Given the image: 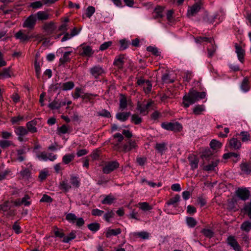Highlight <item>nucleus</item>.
I'll return each mask as SVG.
<instances>
[{
  "label": "nucleus",
  "instance_id": "obj_5",
  "mask_svg": "<svg viewBox=\"0 0 251 251\" xmlns=\"http://www.w3.org/2000/svg\"><path fill=\"white\" fill-rule=\"evenodd\" d=\"M37 157L39 160L41 161H47L48 160L53 161L57 158L56 155L52 153H48L43 151L37 155Z\"/></svg>",
  "mask_w": 251,
  "mask_h": 251
},
{
  "label": "nucleus",
  "instance_id": "obj_50",
  "mask_svg": "<svg viewBox=\"0 0 251 251\" xmlns=\"http://www.w3.org/2000/svg\"><path fill=\"white\" fill-rule=\"evenodd\" d=\"M237 135H239L241 136H242L241 139L242 141L244 142L249 141L250 140V135L248 132L242 131L239 134H237Z\"/></svg>",
  "mask_w": 251,
  "mask_h": 251
},
{
  "label": "nucleus",
  "instance_id": "obj_37",
  "mask_svg": "<svg viewBox=\"0 0 251 251\" xmlns=\"http://www.w3.org/2000/svg\"><path fill=\"white\" fill-rule=\"evenodd\" d=\"M75 86V84L72 81H68L62 83L61 88L64 91H68L72 89Z\"/></svg>",
  "mask_w": 251,
  "mask_h": 251
},
{
  "label": "nucleus",
  "instance_id": "obj_36",
  "mask_svg": "<svg viewBox=\"0 0 251 251\" xmlns=\"http://www.w3.org/2000/svg\"><path fill=\"white\" fill-rule=\"evenodd\" d=\"M119 102V107L121 109L124 110L126 108L127 106V100L126 97L124 95H121Z\"/></svg>",
  "mask_w": 251,
  "mask_h": 251
},
{
  "label": "nucleus",
  "instance_id": "obj_7",
  "mask_svg": "<svg viewBox=\"0 0 251 251\" xmlns=\"http://www.w3.org/2000/svg\"><path fill=\"white\" fill-rule=\"evenodd\" d=\"M30 198L28 195H25L22 199H18L12 202L15 206H20L22 205L27 206L31 204Z\"/></svg>",
  "mask_w": 251,
  "mask_h": 251
},
{
  "label": "nucleus",
  "instance_id": "obj_51",
  "mask_svg": "<svg viewBox=\"0 0 251 251\" xmlns=\"http://www.w3.org/2000/svg\"><path fill=\"white\" fill-rule=\"evenodd\" d=\"M20 175L23 178L28 179L31 174L30 171L27 168H25L20 172Z\"/></svg>",
  "mask_w": 251,
  "mask_h": 251
},
{
  "label": "nucleus",
  "instance_id": "obj_54",
  "mask_svg": "<svg viewBox=\"0 0 251 251\" xmlns=\"http://www.w3.org/2000/svg\"><path fill=\"white\" fill-rule=\"evenodd\" d=\"M161 79L164 83H173L174 80L170 78V75L168 73L164 74L161 77Z\"/></svg>",
  "mask_w": 251,
  "mask_h": 251
},
{
  "label": "nucleus",
  "instance_id": "obj_15",
  "mask_svg": "<svg viewBox=\"0 0 251 251\" xmlns=\"http://www.w3.org/2000/svg\"><path fill=\"white\" fill-rule=\"evenodd\" d=\"M201 5L198 3H196L191 6H189L187 11V15L188 17L195 16L200 10Z\"/></svg>",
  "mask_w": 251,
  "mask_h": 251
},
{
  "label": "nucleus",
  "instance_id": "obj_13",
  "mask_svg": "<svg viewBox=\"0 0 251 251\" xmlns=\"http://www.w3.org/2000/svg\"><path fill=\"white\" fill-rule=\"evenodd\" d=\"M15 37L16 39L20 40L22 42L27 41L31 37L28 33L23 30H20L17 32L15 35Z\"/></svg>",
  "mask_w": 251,
  "mask_h": 251
},
{
  "label": "nucleus",
  "instance_id": "obj_60",
  "mask_svg": "<svg viewBox=\"0 0 251 251\" xmlns=\"http://www.w3.org/2000/svg\"><path fill=\"white\" fill-rule=\"evenodd\" d=\"M59 188L61 190L67 191L71 188V186L66 181H63L60 182Z\"/></svg>",
  "mask_w": 251,
  "mask_h": 251
},
{
  "label": "nucleus",
  "instance_id": "obj_61",
  "mask_svg": "<svg viewBox=\"0 0 251 251\" xmlns=\"http://www.w3.org/2000/svg\"><path fill=\"white\" fill-rule=\"evenodd\" d=\"M1 137L4 139H9L12 138L13 135L11 132H8L7 131H2L1 132Z\"/></svg>",
  "mask_w": 251,
  "mask_h": 251
},
{
  "label": "nucleus",
  "instance_id": "obj_2",
  "mask_svg": "<svg viewBox=\"0 0 251 251\" xmlns=\"http://www.w3.org/2000/svg\"><path fill=\"white\" fill-rule=\"evenodd\" d=\"M161 127L167 130H171L175 132H179L182 129V126L178 122L162 123Z\"/></svg>",
  "mask_w": 251,
  "mask_h": 251
},
{
  "label": "nucleus",
  "instance_id": "obj_26",
  "mask_svg": "<svg viewBox=\"0 0 251 251\" xmlns=\"http://www.w3.org/2000/svg\"><path fill=\"white\" fill-rule=\"evenodd\" d=\"M180 198V197L179 195H176L174 197L172 198L166 202V204L167 205H173L176 207L177 205V203L179 201Z\"/></svg>",
  "mask_w": 251,
  "mask_h": 251
},
{
  "label": "nucleus",
  "instance_id": "obj_23",
  "mask_svg": "<svg viewBox=\"0 0 251 251\" xmlns=\"http://www.w3.org/2000/svg\"><path fill=\"white\" fill-rule=\"evenodd\" d=\"M26 153L25 149L23 147L22 149H18L17 150V160L19 162H22L25 160V154Z\"/></svg>",
  "mask_w": 251,
  "mask_h": 251
},
{
  "label": "nucleus",
  "instance_id": "obj_25",
  "mask_svg": "<svg viewBox=\"0 0 251 251\" xmlns=\"http://www.w3.org/2000/svg\"><path fill=\"white\" fill-rule=\"evenodd\" d=\"M11 74L12 73L9 67L4 68L0 72V79L10 77L11 76Z\"/></svg>",
  "mask_w": 251,
  "mask_h": 251
},
{
  "label": "nucleus",
  "instance_id": "obj_59",
  "mask_svg": "<svg viewBox=\"0 0 251 251\" xmlns=\"http://www.w3.org/2000/svg\"><path fill=\"white\" fill-rule=\"evenodd\" d=\"M98 115L106 118H110L111 116L110 113L106 109H102L101 111H100L98 112Z\"/></svg>",
  "mask_w": 251,
  "mask_h": 251
},
{
  "label": "nucleus",
  "instance_id": "obj_18",
  "mask_svg": "<svg viewBox=\"0 0 251 251\" xmlns=\"http://www.w3.org/2000/svg\"><path fill=\"white\" fill-rule=\"evenodd\" d=\"M130 115L131 113L130 112H118L116 114V118L121 122H125Z\"/></svg>",
  "mask_w": 251,
  "mask_h": 251
},
{
  "label": "nucleus",
  "instance_id": "obj_8",
  "mask_svg": "<svg viewBox=\"0 0 251 251\" xmlns=\"http://www.w3.org/2000/svg\"><path fill=\"white\" fill-rule=\"evenodd\" d=\"M234 47L238 60L241 63H243L245 61V50L238 43H235Z\"/></svg>",
  "mask_w": 251,
  "mask_h": 251
},
{
  "label": "nucleus",
  "instance_id": "obj_22",
  "mask_svg": "<svg viewBox=\"0 0 251 251\" xmlns=\"http://www.w3.org/2000/svg\"><path fill=\"white\" fill-rule=\"evenodd\" d=\"M229 144L230 148L235 150L239 149L241 147V142L235 138H231L229 141Z\"/></svg>",
  "mask_w": 251,
  "mask_h": 251
},
{
  "label": "nucleus",
  "instance_id": "obj_29",
  "mask_svg": "<svg viewBox=\"0 0 251 251\" xmlns=\"http://www.w3.org/2000/svg\"><path fill=\"white\" fill-rule=\"evenodd\" d=\"M82 49L83 52L81 53L82 55L90 57L94 53V51L93 50L92 48L90 46H87L83 47L82 48Z\"/></svg>",
  "mask_w": 251,
  "mask_h": 251
},
{
  "label": "nucleus",
  "instance_id": "obj_28",
  "mask_svg": "<svg viewBox=\"0 0 251 251\" xmlns=\"http://www.w3.org/2000/svg\"><path fill=\"white\" fill-rule=\"evenodd\" d=\"M166 143L163 142L161 143H156L154 147L155 150L161 154H162L167 150Z\"/></svg>",
  "mask_w": 251,
  "mask_h": 251
},
{
  "label": "nucleus",
  "instance_id": "obj_44",
  "mask_svg": "<svg viewBox=\"0 0 251 251\" xmlns=\"http://www.w3.org/2000/svg\"><path fill=\"white\" fill-rule=\"evenodd\" d=\"M210 147L213 150H217L221 148L222 144L219 141L213 139L210 143Z\"/></svg>",
  "mask_w": 251,
  "mask_h": 251
},
{
  "label": "nucleus",
  "instance_id": "obj_1",
  "mask_svg": "<svg viewBox=\"0 0 251 251\" xmlns=\"http://www.w3.org/2000/svg\"><path fill=\"white\" fill-rule=\"evenodd\" d=\"M205 96V92H199L192 89L190 90L187 94H186L183 97L184 107L188 108L190 105L194 104L200 100L204 99Z\"/></svg>",
  "mask_w": 251,
  "mask_h": 251
},
{
  "label": "nucleus",
  "instance_id": "obj_48",
  "mask_svg": "<svg viewBox=\"0 0 251 251\" xmlns=\"http://www.w3.org/2000/svg\"><path fill=\"white\" fill-rule=\"evenodd\" d=\"M44 5L42 0L36 1L30 4V7L33 9L41 8Z\"/></svg>",
  "mask_w": 251,
  "mask_h": 251
},
{
  "label": "nucleus",
  "instance_id": "obj_9",
  "mask_svg": "<svg viewBox=\"0 0 251 251\" xmlns=\"http://www.w3.org/2000/svg\"><path fill=\"white\" fill-rule=\"evenodd\" d=\"M152 101H150L147 103H141L138 102L137 104V109L141 114L147 115L148 113L150 107L153 104Z\"/></svg>",
  "mask_w": 251,
  "mask_h": 251
},
{
  "label": "nucleus",
  "instance_id": "obj_17",
  "mask_svg": "<svg viewBox=\"0 0 251 251\" xmlns=\"http://www.w3.org/2000/svg\"><path fill=\"white\" fill-rule=\"evenodd\" d=\"M77 31L76 27H74L73 29H72L71 30V32L69 33L68 32H66L64 34L63 37L62 38L61 41L62 42H65L66 41H67L70 39H71L72 37L75 36V35H77Z\"/></svg>",
  "mask_w": 251,
  "mask_h": 251
},
{
  "label": "nucleus",
  "instance_id": "obj_10",
  "mask_svg": "<svg viewBox=\"0 0 251 251\" xmlns=\"http://www.w3.org/2000/svg\"><path fill=\"white\" fill-rule=\"evenodd\" d=\"M237 196L243 201H246L250 197V192L247 188H238L236 191Z\"/></svg>",
  "mask_w": 251,
  "mask_h": 251
},
{
  "label": "nucleus",
  "instance_id": "obj_53",
  "mask_svg": "<svg viewBox=\"0 0 251 251\" xmlns=\"http://www.w3.org/2000/svg\"><path fill=\"white\" fill-rule=\"evenodd\" d=\"M74 158V155L73 154H66L64 155L62 158V162L67 164L71 162Z\"/></svg>",
  "mask_w": 251,
  "mask_h": 251
},
{
  "label": "nucleus",
  "instance_id": "obj_42",
  "mask_svg": "<svg viewBox=\"0 0 251 251\" xmlns=\"http://www.w3.org/2000/svg\"><path fill=\"white\" fill-rule=\"evenodd\" d=\"M48 106L51 109H58L60 108L59 99H55L51 102L49 104Z\"/></svg>",
  "mask_w": 251,
  "mask_h": 251
},
{
  "label": "nucleus",
  "instance_id": "obj_16",
  "mask_svg": "<svg viewBox=\"0 0 251 251\" xmlns=\"http://www.w3.org/2000/svg\"><path fill=\"white\" fill-rule=\"evenodd\" d=\"M190 165L193 170L197 169L198 167L199 160L197 156L194 154H191L188 157Z\"/></svg>",
  "mask_w": 251,
  "mask_h": 251
},
{
  "label": "nucleus",
  "instance_id": "obj_31",
  "mask_svg": "<svg viewBox=\"0 0 251 251\" xmlns=\"http://www.w3.org/2000/svg\"><path fill=\"white\" fill-rule=\"evenodd\" d=\"M240 228L244 231L249 232L251 230V222L249 221H244L241 224Z\"/></svg>",
  "mask_w": 251,
  "mask_h": 251
},
{
  "label": "nucleus",
  "instance_id": "obj_39",
  "mask_svg": "<svg viewBox=\"0 0 251 251\" xmlns=\"http://www.w3.org/2000/svg\"><path fill=\"white\" fill-rule=\"evenodd\" d=\"M143 119L138 114H134L131 115V122L135 125H139L142 122Z\"/></svg>",
  "mask_w": 251,
  "mask_h": 251
},
{
  "label": "nucleus",
  "instance_id": "obj_46",
  "mask_svg": "<svg viewBox=\"0 0 251 251\" xmlns=\"http://www.w3.org/2000/svg\"><path fill=\"white\" fill-rule=\"evenodd\" d=\"M138 204L140 208L143 211H149L152 208V206L147 202H139Z\"/></svg>",
  "mask_w": 251,
  "mask_h": 251
},
{
  "label": "nucleus",
  "instance_id": "obj_11",
  "mask_svg": "<svg viewBox=\"0 0 251 251\" xmlns=\"http://www.w3.org/2000/svg\"><path fill=\"white\" fill-rule=\"evenodd\" d=\"M90 74L96 78L105 73L103 68L100 65H95L90 69Z\"/></svg>",
  "mask_w": 251,
  "mask_h": 251
},
{
  "label": "nucleus",
  "instance_id": "obj_55",
  "mask_svg": "<svg viewBox=\"0 0 251 251\" xmlns=\"http://www.w3.org/2000/svg\"><path fill=\"white\" fill-rule=\"evenodd\" d=\"M70 52H65L62 57L60 58L59 63L60 64H63L65 63L68 61L69 59Z\"/></svg>",
  "mask_w": 251,
  "mask_h": 251
},
{
  "label": "nucleus",
  "instance_id": "obj_6",
  "mask_svg": "<svg viewBox=\"0 0 251 251\" xmlns=\"http://www.w3.org/2000/svg\"><path fill=\"white\" fill-rule=\"evenodd\" d=\"M226 243L235 251H243L241 247L234 236H229L226 239Z\"/></svg>",
  "mask_w": 251,
  "mask_h": 251
},
{
  "label": "nucleus",
  "instance_id": "obj_63",
  "mask_svg": "<svg viewBox=\"0 0 251 251\" xmlns=\"http://www.w3.org/2000/svg\"><path fill=\"white\" fill-rule=\"evenodd\" d=\"M244 210L249 218L251 219V201L245 206Z\"/></svg>",
  "mask_w": 251,
  "mask_h": 251
},
{
  "label": "nucleus",
  "instance_id": "obj_57",
  "mask_svg": "<svg viewBox=\"0 0 251 251\" xmlns=\"http://www.w3.org/2000/svg\"><path fill=\"white\" fill-rule=\"evenodd\" d=\"M147 51L149 52H151L153 55L155 56H159L160 55V52L158 51V50L157 48L153 47V46H149L147 48Z\"/></svg>",
  "mask_w": 251,
  "mask_h": 251
},
{
  "label": "nucleus",
  "instance_id": "obj_64",
  "mask_svg": "<svg viewBox=\"0 0 251 251\" xmlns=\"http://www.w3.org/2000/svg\"><path fill=\"white\" fill-rule=\"evenodd\" d=\"M114 216V213L111 210L106 213L104 215L103 218L106 222H109L110 221V219L113 218Z\"/></svg>",
  "mask_w": 251,
  "mask_h": 251
},
{
  "label": "nucleus",
  "instance_id": "obj_62",
  "mask_svg": "<svg viewBox=\"0 0 251 251\" xmlns=\"http://www.w3.org/2000/svg\"><path fill=\"white\" fill-rule=\"evenodd\" d=\"M75 237V232H71L68 236L64 237L63 242L64 243H68L70 241L74 239Z\"/></svg>",
  "mask_w": 251,
  "mask_h": 251
},
{
  "label": "nucleus",
  "instance_id": "obj_58",
  "mask_svg": "<svg viewBox=\"0 0 251 251\" xmlns=\"http://www.w3.org/2000/svg\"><path fill=\"white\" fill-rule=\"evenodd\" d=\"M201 233L206 237L210 238L213 236L214 232L209 229H203Z\"/></svg>",
  "mask_w": 251,
  "mask_h": 251
},
{
  "label": "nucleus",
  "instance_id": "obj_30",
  "mask_svg": "<svg viewBox=\"0 0 251 251\" xmlns=\"http://www.w3.org/2000/svg\"><path fill=\"white\" fill-rule=\"evenodd\" d=\"M115 200V197L111 194H109L106 196L104 199L101 201V203L103 204H111Z\"/></svg>",
  "mask_w": 251,
  "mask_h": 251
},
{
  "label": "nucleus",
  "instance_id": "obj_27",
  "mask_svg": "<svg viewBox=\"0 0 251 251\" xmlns=\"http://www.w3.org/2000/svg\"><path fill=\"white\" fill-rule=\"evenodd\" d=\"M121 233V230L120 228L116 229H108L106 233L105 236L107 238H110L112 236H116L120 234Z\"/></svg>",
  "mask_w": 251,
  "mask_h": 251
},
{
  "label": "nucleus",
  "instance_id": "obj_21",
  "mask_svg": "<svg viewBox=\"0 0 251 251\" xmlns=\"http://www.w3.org/2000/svg\"><path fill=\"white\" fill-rule=\"evenodd\" d=\"M164 11V7L160 6H156L154 11L152 13L153 14V18L155 19H158V18H161L163 17V12Z\"/></svg>",
  "mask_w": 251,
  "mask_h": 251
},
{
  "label": "nucleus",
  "instance_id": "obj_52",
  "mask_svg": "<svg viewBox=\"0 0 251 251\" xmlns=\"http://www.w3.org/2000/svg\"><path fill=\"white\" fill-rule=\"evenodd\" d=\"M187 225L190 227H194L197 224V221L193 217H187L186 218Z\"/></svg>",
  "mask_w": 251,
  "mask_h": 251
},
{
  "label": "nucleus",
  "instance_id": "obj_33",
  "mask_svg": "<svg viewBox=\"0 0 251 251\" xmlns=\"http://www.w3.org/2000/svg\"><path fill=\"white\" fill-rule=\"evenodd\" d=\"M219 162V161L218 160H215L209 164L204 166L203 169L207 171H213L215 168L218 165Z\"/></svg>",
  "mask_w": 251,
  "mask_h": 251
},
{
  "label": "nucleus",
  "instance_id": "obj_20",
  "mask_svg": "<svg viewBox=\"0 0 251 251\" xmlns=\"http://www.w3.org/2000/svg\"><path fill=\"white\" fill-rule=\"evenodd\" d=\"M43 29L48 34L52 33L55 29L56 26L53 22H50L46 23L43 26Z\"/></svg>",
  "mask_w": 251,
  "mask_h": 251
},
{
  "label": "nucleus",
  "instance_id": "obj_3",
  "mask_svg": "<svg viewBox=\"0 0 251 251\" xmlns=\"http://www.w3.org/2000/svg\"><path fill=\"white\" fill-rule=\"evenodd\" d=\"M14 132L18 136V140L20 142L27 141V138H25L28 133V130L24 126H18L14 128Z\"/></svg>",
  "mask_w": 251,
  "mask_h": 251
},
{
  "label": "nucleus",
  "instance_id": "obj_41",
  "mask_svg": "<svg viewBox=\"0 0 251 251\" xmlns=\"http://www.w3.org/2000/svg\"><path fill=\"white\" fill-rule=\"evenodd\" d=\"M87 227L91 231L96 232L100 229V225L98 223H93L89 224Z\"/></svg>",
  "mask_w": 251,
  "mask_h": 251
},
{
  "label": "nucleus",
  "instance_id": "obj_24",
  "mask_svg": "<svg viewBox=\"0 0 251 251\" xmlns=\"http://www.w3.org/2000/svg\"><path fill=\"white\" fill-rule=\"evenodd\" d=\"M240 168L241 171L245 174H250L251 173V163L243 162L241 164Z\"/></svg>",
  "mask_w": 251,
  "mask_h": 251
},
{
  "label": "nucleus",
  "instance_id": "obj_35",
  "mask_svg": "<svg viewBox=\"0 0 251 251\" xmlns=\"http://www.w3.org/2000/svg\"><path fill=\"white\" fill-rule=\"evenodd\" d=\"M124 55H120L117 58L115 59L114 62V65L119 68H122L124 62Z\"/></svg>",
  "mask_w": 251,
  "mask_h": 251
},
{
  "label": "nucleus",
  "instance_id": "obj_40",
  "mask_svg": "<svg viewBox=\"0 0 251 251\" xmlns=\"http://www.w3.org/2000/svg\"><path fill=\"white\" fill-rule=\"evenodd\" d=\"M241 89L245 92L248 91L250 89V86L249 85V79L247 77H245L241 85Z\"/></svg>",
  "mask_w": 251,
  "mask_h": 251
},
{
  "label": "nucleus",
  "instance_id": "obj_19",
  "mask_svg": "<svg viewBox=\"0 0 251 251\" xmlns=\"http://www.w3.org/2000/svg\"><path fill=\"white\" fill-rule=\"evenodd\" d=\"M36 17V20L39 21H45L50 19V15L47 11H40L35 14Z\"/></svg>",
  "mask_w": 251,
  "mask_h": 251
},
{
  "label": "nucleus",
  "instance_id": "obj_49",
  "mask_svg": "<svg viewBox=\"0 0 251 251\" xmlns=\"http://www.w3.org/2000/svg\"><path fill=\"white\" fill-rule=\"evenodd\" d=\"M24 120L23 116L18 115L17 116H14L11 118L10 121L13 125L19 124Z\"/></svg>",
  "mask_w": 251,
  "mask_h": 251
},
{
  "label": "nucleus",
  "instance_id": "obj_4",
  "mask_svg": "<svg viewBox=\"0 0 251 251\" xmlns=\"http://www.w3.org/2000/svg\"><path fill=\"white\" fill-rule=\"evenodd\" d=\"M119 165V163L117 161H109L103 166L102 171L103 173L108 174L118 168Z\"/></svg>",
  "mask_w": 251,
  "mask_h": 251
},
{
  "label": "nucleus",
  "instance_id": "obj_38",
  "mask_svg": "<svg viewBox=\"0 0 251 251\" xmlns=\"http://www.w3.org/2000/svg\"><path fill=\"white\" fill-rule=\"evenodd\" d=\"M66 219L70 223H74L76 222V225H78V220L77 219V217L73 213H68L66 216Z\"/></svg>",
  "mask_w": 251,
  "mask_h": 251
},
{
  "label": "nucleus",
  "instance_id": "obj_47",
  "mask_svg": "<svg viewBox=\"0 0 251 251\" xmlns=\"http://www.w3.org/2000/svg\"><path fill=\"white\" fill-rule=\"evenodd\" d=\"M68 131H69L68 127L65 125H63L62 126H61L60 127H58L57 129V133L59 135H62V134H64L65 133H67L68 132Z\"/></svg>",
  "mask_w": 251,
  "mask_h": 251
},
{
  "label": "nucleus",
  "instance_id": "obj_12",
  "mask_svg": "<svg viewBox=\"0 0 251 251\" xmlns=\"http://www.w3.org/2000/svg\"><path fill=\"white\" fill-rule=\"evenodd\" d=\"M36 16L34 14H32L25 21L23 26L29 28H33L36 24Z\"/></svg>",
  "mask_w": 251,
  "mask_h": 251
},
{
  "label": "nucleus",
  "instance_id": "obj_56",
  "mask_svg": "<svg viewBox=\"0 0 251 251\" xmlns=\"http://www.w3.org/2000/svg\"><path fill=\"white\" fill-rule=\"evenodd\" d=\"M26 127L27 128L28 132H30L31 133H35L37 131L36 126L32 124L30 122L26 123Z\"/></svg>",
  "mask_w": 251,
  "mask_h": 251
},
{
  "label": "nucleus",
  "instance_id": "obj_34",
  "mask_svg": "<svg viewBox=\"0 0 251 251\" xmlns=\"http://www.w3.org/2000/svg\"><path fill=\"white\" fill-rule=\"evenodd\" d=\"M95 12V8L92 6H89L86 9L85 14H83V18L85 16L88 18H90Z\"/></svg>",
  "mask_w": 251,
  "mask_h": 251
},
{
  "label": "nucleus",
  "instance_id": "obj_14",
  "mask_svg": "<svg viewBox=\"0 0 251 251\" xmlns=\"http://www.w3.org/2000/svg\"><path fill=\"white\" fill-rule=\"evenodd\" d=\"M138 146L135 140H129V141L124 145L122 147V151L125 152L130 151L133 149L137 148Z\"/></svg>",
  "mask_w": 251,
  "mask_h": 251
},
{
  "label": "nucleus",
  "instance_id": "obj_32",
  "mask_svg": "<svg viewBox=\"0 0 251 251\" xmlns=\"http://www.w3.org/2000/svg\"><path fill=\"white\" fill-rule=\"evenodd\" d=\"M205 110L204 105H197L193 108V113L196 115H201Z\"/></svg>",
  "mask_w": 251,
  "mask_h": 251
},
{
  "label": "nucleus",
  "instance_id": "obj_45",
  "mask_svg": "<svg viewBox=\"0 0 251 251\" xmlns=\"http://www.w3.org/2000/svg\"><path fill=\"white\" fill-rule=\"evenodd\" d=\"M144 92L146 94H149L152 90V84L149 80H146V83L143 86Z\"/></svg>",
  "mask_w": 251,
  "mask_h": 251
},
{
  "label": "nucleus",
  "instance_id": "obj_43",
  "mask_svg": "<svg viewBox=\"0 0 251 251\" xmlns=\"http://www.w3.org/2000/svg\"><path fill=\"white\" fill-rule=\"evenodd\" d=\"M11 146H15V145L12 141L7 140H0V146L2 148H6Z\"/></svg>",
  "mask_w": 251,
  "mask_h": 251
}]
</instances>
